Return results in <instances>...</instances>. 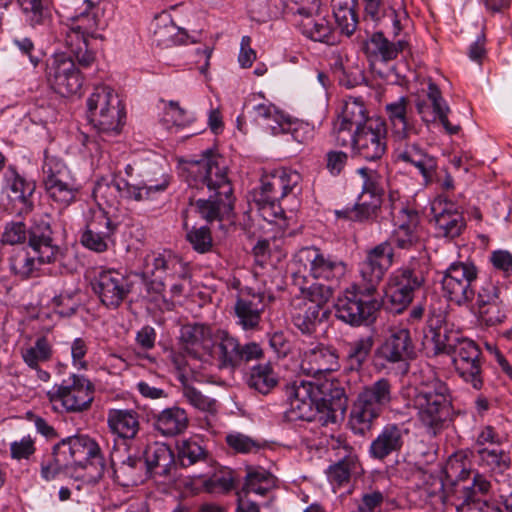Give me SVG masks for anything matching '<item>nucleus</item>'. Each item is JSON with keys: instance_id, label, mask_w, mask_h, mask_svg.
I'll use <instances>...</instances> for the list:
<instances>
[{"instance_id": "nucleus-1", "label": "nucleus", "mask_w": 512, "mask_h": 512, "mask_svg": "<svg viewBox=\"0 0 512 512\" xmlns=\"http://www.w3.org/2000/svg\"><path fill=\"white\" fill-rule=\"evenodd\" d=\"M393 264V250L388 242H381L366 251L359 263L360 282L354 291H346L335 304V315L351 326L370 325L376 320L381 302L374 298L379 284Z\"/></svg>"}, {"instance_id": "nucleus-2", "label": "nucleus", "mask_w": 512, "mask_h": 512, "mask_svg": "<svg viewBox=\"0 0 512 512\" xmlns=\"http://www.w3.org/2000/svg\"><path fill=\"white\" fill-rule=\"evenodd\" d=\"M183 177L188 186L198 191L207 189V199L196 200L200 216L208 222L222 220L233 209V188L228 178V165L219 153L207 149L198 160L185 163Z\"/></svg>"}, {"instance_id": "nucleus-3", "label": "nucleus", "mask_w": 512, "mask_h": 512, "mask_svg": "<svg viewBox=\"0 0 512 512\" xmlns=\"http://www.w3.org/2000/svg\"><path fill=\"white\" fill-rule=\"evenodd\" d=\"M293 420L316 422L321 426L336 424L344 419L348 397L339 381L315 383L295 379L286 388Z\"/></svg>"}, {"instance_id": "nucleus-4", "label": "nucleus", "mask_w": 512, "mask_h": 512, "mask_svg": "<svg viewBox=\"0 0 512 512\" xmlns=\"http://www.w3.org/2000/svg\"><path fill=\"white\" fill-rule=\"evenodd\" d=\"M465 456L453 454L449 457L444 472L450 481L445 483L447 503L456 507L457 511L474 512L489 508L486 501L480 499L489 493L491 483L478 471H471L465 466Z\"/></svg>"}, {"instance_id": "nucleus-5", "label": "nucleus", "mask_w": 512, "mask_h": 512, "mask_svg": "<svg viewBox=\"0 0 512 512\" xmlns=\"http://www.w3.org/2000/svg\"><path fill=\"white\" fill-rule=\"evenodd\" d=\"M100 7L91 0H85L76 13L62 22L64 41L82 68L95 61V53L88 48V39H103L98 31L104 29Z\"/></svg>"}, {"instance_id": "nucleus-6", "label": "nucleus", "mask_w": 512, "mask_h": 512, "mask_svg": "<svg viewBox=\"0 0 512 512\" xmlns=\"http://www.w3.org/2000/svg\"><path fill=\"white\" fill-rule=\"evenodd\" d=\"M88 464L104 469V458L98 443L88 435H74L61 439L52 447L50 455L41 462V477L47 481L70 467L85 468Z\"/></svg>"}, {"instance_id": "nucleus-7", "label": "nucleus", "mask_w": 512, "mask_h": 512, "mask_svg": "<svg viewBox=\"0 0 512 512\" xmlns=\"http://www.w3.org/2000/svg\"><path fill=\"white\" fill-rule=\"evenodd\" d=\"M417 418L428 434L436 436L451 420L453 399L448 385L432 375L423 380L413 398Z\"/></svg>"}, {"instance_id": "nucleus-8", "label": "nucleus", "mask_w": 512, "mask_h": 512, "mask_svg": "<svg viewBox=\"0 0 512 512\" xmlns=\"http://www.w3.org/2000/svg\"><path fill=\"white\" fill-rule=\"evenodd\" d=\"M301 175L293 170L279 168L261 179L260 190L254 201L262 218L270 223L285 219V208L281 201L289 195L297 196L301 192Z\"/></svg>"}, {"instance_id": "nucleus-9", "label": "nucleus", "mask_w": 512, "mask_h": 512, "mask_svg": "<svg viewBox=\"0 0 512 512\" xmlns=\"http://www.w3.org/2000/svg\"><path fill=\"white\" fill-rule=\"evenodd\" d=\"M87 118L96 129L99 138L118 135L125 118L124 105L109 86H97L87 99Z\"/></svg>"}, {"instance_id": "nucleus-10", "label": "nucleus", "mask_w": 512, "mask_h": 512, "mask_svg": "<svg viewBox=\"0 0 512 512\" xmlns=\"http://www.w3.org/2000/svg\"><path fill=\"white\" fill-rule=\"evenodd\" d=\"M392 401V385L386 378H380L367 385L354 402L349 424L355 434L365 435L372 423L389 407Z\"/></svg>"}, {"instance_id": "nucleus-11", "label": "nucleus", "mask_w": 512, "mask_h": 512, "mask_svg": "<svg viewBox=\"0 0 512 512\" xmlns=\"http://www.w3.org/2000/svg\"><path fill=\"white\" fill-rule=\"evenodd\" d=\"M478 268L473 262L456 261L444 271L441 285L443 295L457 306L468 307L475 298Z\"/></svg>"}, {"instance_id": "nucleus-12", "label": "nucleus", "mask_w": 512, "mask_h": 512, "mask_svg": "<svg viewBox=\"0 0 512 512\" xmlns=\"http://www.w3.org/2000/svg\"><path fill=\"white\" fill-rule=\"evenodd\" d=\"M212 347V355L218 368L230 372L264 357V351L260 344L256 342L241 344L238 338L225 330L218 332L216 342Z\"/></svg>"}, {"instance_id": "nucleus-13", "label": "nucleus", "mask_w": 512, "mask_h": 512, "mask_svg": "<svg viewBox=\"0 0 512 512\" xmlns=\"http://www.w3.org/2000/svg\"><path fill=\"white\" fill-rule=\"evenodd\" d=\"M295 259L316 280L337 284L347 273V263L343 258L317 246L301 248Z\"/></svg>"}, {"instance_id": "nucleus-14", "label": "nucleus", "mask_w": 512, "mask_h": 512, "mask_svg": "<svg viewBox=\"0 0 512 512\" xmlns=\"http://www.w3.org/2000/svg\"><path fill=\"white\" fill-rule=\"evenodd\" d=\"M51 402H60L68 412H82L91 407L94 385L87 378L72 374L49 393Z\"/></svg>"}, {"instance_id": "nucleus-15", "label": "nucleus", "mask_w": 512, "mask_h": 512, "mask_svg": "<svg viewBox=\"0 0 512 512\" xmlns=\"http://www.w3.org/2000/svg\"><path fill=\"white\" fill-rule=\"evenodd\" d=\"M413 134L406 133V135L392 138L394 156L397 161L415 167L423 176L426 184L432 183L437 177V159L429 154L421 143L411 139Z\"/></svg>"}, {"instance_id": "nucleus-16", "label": "nucleus", "mask_w": 512, "mask_h": 512, "mask_svg": "<svg viewBox=\"0 0 512 512\" xmlns=\"http://www.w3.org/2000/svg\"><path fill=\"white\" fill-rule=\"evenodd\" d=\"M186 272L183 263L176 257L162 253H152L145 258L143 278L148 292L161 294L169 279H184Z\"/></svg>"}, {"instance_id": "nucleus-17", "label": "nucleus", "mask_w": 512, "mask_h": 512, "mask_svg": "<svg viewBox=\"0 0 512 512\" xmlns=\"http://www.w3.org/2000/svg\"><path fill=\"white\" fill-rule=\"evenodd\" d=\"M350 136L354 153L367 161L379 160L386 153L387 125L380 117L371 118Z\"/></svg>"}, {"instance_id": "nucleus-18", "label": "nucleus", "mask_w": 512, "mask_h": 512, "mask_svg": "<svg viewBox=\"0 0 512 512\" xmlns=\"http://www.w3.org/2000/svg\"><path fill=\"white\" fill-rule=\"evenodd\" d=\"M468 307L485 326H496L506 318L505 305L500 298V288L488 279L477 284L475 298Z\"/></svg>"}, {"instance_id": "nucleus-19", "label": "nucleus", "mask_w": 512, "mask_h": 512, "mask_svg": "<svg viewBox=\"0 0 512 512\" xmlns=\"http://www.w3.org/2000/svg\"><path fill=\"white\" fill-rule=\"evenodd\" d=\"M77 60L70 55H55L47 66V82L57 94L68 97L76 94L82 87V77L76 68Z\"/></svg>"}, {"instance_id": "nucleus-20", "label": "nucleus", "mask_w": 512, "mask_h": 512, "mask_svg": "<svg viewBox=\"0 0 512 512\" xmlns=\"http://www.w3.org/2000/svg\"><path fill=\"white\" fill-rule=\"evenodd\" d=\"M450 356L458 375L473 388L481 389L483 386L482 353L476 342L462 337Z\"/></svg>"}, {"instance_id": "nucleus-21", "label": "nucleus", "mask_w": 512, "mask_h": 512, "mask_svg": "<svg viewBox=\"0 0 512 512\" xmlns=\"http://www.w3.org/2000/svg\"><path fill=\"white\" fill-rule=\"evenodd\" d=\"M43 183L49 197L61 207L74 202L77 189L67 181V167L55 157H46L43 164Z\"/></svg>"}, {"instance_id": "nucleus-22", "label": "nucleus", "mask_w": 512, "mask_h": 512, "mask_svg": "<svg viewBox=\"0 0 512 512\" xmlns=\"http://www.w3.org/2000/svg\"><path fill=\"white\" fill-rule=\"evenodd\" d=\"M91 285L101 303L110 309L118 308L131 291L129 278L114 269L101 271Z\"/></svg>"}, {"instance_id": "nucleus-23", "label": "nucleus", "mask_w": 512, "mask_h": 512, "mask_svg": "<svg viewBox=\"0 0 512 512\" xmlns=\"http://www.w3.org/2000/svg\"><path fill=\"white\" fill-rule=\"evenodd\" d=\"M28 245L39 263H54L61 255L48 216L35 217L28 228Z\"/></svg>"}, {"instance_id": "nucleus-24", "label": "nucleus", "mask_w": 512, "mask_h": 512, "mask_svg": "<svg viewBox=\"0 0 512 512\" xmlns=\"http://www.w3.org/2000/svg\"><path fill=\"white\" fill-rule=\"evenodd\" d=\"M416 110L424 122H434L438 119L450 135H455L461 130L460 125H453L448 120L450 108L434 83L428 85L427 101H417Z\"/></svg>"}, {"instance_id": "nucleus-25", "label": "nucleus", "mask_w": 512, "mask_h": 512, "mask_svg": "<svg viewBox=\"0 0 512 512\" xmlns=\"http://www.w3.org/2000/svg\"><path fill=\"white\" fill-rule=\"evenodd\" d=\"M408 435L409 429L404 424H386L371 442L370 456L382 461L392 454H398L403 449Z\"/></svg>"}, {"instance_id": "nucleus-26", "label": "nucleus", "mask_w": 512, "mask_h": 512, "mask_svg": "<svg viewBox=\"0 0 512 512\" xmlns=\"http://www.w3.org/2000/svg\"><path fill=\"white\" fill-rule=\"evenodd\" d=\"M116 230L117 224L105 212H100L87 223L81 234L80 242L87 249L102 253L107 251Z\"/></svg>"}, {"instance_id": "nucleus-27", "label": "nucleus", "mask_w": 512, "mask_h": 512, "mask_svg": "<svg viewBox=\"0 0 512 512\" xmlns=\"http://www.w3.org/2000/svg\"><path fill=\"white\" fill-rule=\"evenodd\" d=\"M461 338L457 331L449 327L441 313L432 314L428 318L426 329L424 330V339L426 342L432 343L434 355H450Z\"/></svg>"}, {"instance_id": "nucleus-28", "label": "nucleus", "mask_w": 512, "mask_h": 512, "mask_svg": "<svg viewBox=\"0 0 512 512\" xmlns=\"http://www.w3.org/2000/svg\"><path fill=\"white\" fill-rule=\"evenodd\" d=\"M300 368L304 374L313 377L337 371L340 368L338 352L332 346L318 344L304 352Z\"/></svg>"}, {"instance_id": "nucleus-29", "label": "nucleus", "mask_w": 512, "mask_h": 512, "mask_svg": "<svg viewBox=\"0 0 512 512\" xmlns=\"http://www.w3.org/2000/svg\"><path fill=\"white\" fill-rule=\"evenodd\" d=\"M377 355L389 363L407 362L413 359L416 353L410 331L407 328L392 330L377 349Z\"/></svg>"}, {"instance_id": "nucleus-30", "label": "nucleus", "mask_w": 512, "mask_h": 512, "mask_svg": "<svg viewBox=\"0 0 512 512\" xmlns=\"http://www.w3.org/2000/svg\"><path fill=\"white\" fill-rule=\"evenodd\" d=\"M372 117L368 116L364 102L360 98H349L345 101L342 113L338 121L334 124L336 141L341 146H347L348 140L341 137L344 132L350 133L353 128L359 130L364 127Z\"/></svg>"}, {"instance_id": "nucleus-31", "label": "nucleus", "mask_w": 512, "mask_h": 512, "mask_svg": "<svg viewBox=\"0 0 512 512\" xmlns=\"http://www.w3.org/2000/svg\"><path fill=\"white\" fill-rule=\"evenodd\" d=\"M181 347L193 358L200 359L210 354L213 345L212 330L203 323H188L181 327L179 336Z\"/></svg>"}, {"instance_id": "nucleus-32", "label": "nucleus", "mask_w": 512, "mask_h": 512, "mask_svg": "<svg viewBox=\"0 0 512 512\" xmlns=\"http://www.w3.org/2000/svg\"><path fill=\"white\" fill-rule=\"evenodd\" d=\"M431 210L434 214L438 236L454 239L465 230V219L453 203L435 201L432 204Z\"/></svg>"}, {"instance_id": "nucleus-33", "label": "nucleus", "mask_w": 512, "mask_h": 512, "mask_svg": "<svg viewBox=\"0 0 512 512\" xmlns=\"http://www.w3.org/2000/svg\"><path fill=\"white\" fill-rule=\"evenodd\" d=\"M264 307L262 294L253 293L246 296L241 293L234 304L236 324L245 331L257 330Z\"/></svg>"}, {"instance_id": "nucleus-34", "label": "nucleus", "mask_w": 512, "mask_h": 512, "mask_svg": "<svg viewBox=\"0 0 512 512\" xmlns=\"http://www.w3.org/2000/svg\"><path fill=\"white\" fill-rule=\"evenodd\" d=\"M107 426L110 433L122 440H134L141 428L140 415L134 409H109Z\"/></svg>"}, {"instance_id": "nucleus-35", "label": "nucleus", "mask_w": 512, "mask_h": 512, "mask_svg": "<svg viewBox=\"0 0 512 512\" xmlns=\"http://www.w3.org/2000/svg\"><path fill=\"white\" fill-rule=\"evenodd\" d=\"M144 458L150 476L167 478L177 466L174 452L164 443L148 446L144 452Z\"/></svg>"}, {"instance_id": "nucleus-36", "label": "nucleus", "mask_w": 512, "mask_h": 512, "mask_svg": "<svg viewBox=\"0 0 512 512\" xmlns=\"http://www.w3.org/2000/svg\"><path fill=\"white\" fill-rule=\"evenodd\" d=\"M299 27L304 36L328 45H334L338 42L332 23L317 12L305 13L299 22Z\"/></svg>"}, {"instance_id": "nucleus-37", "label": "nucleus", "mask_w": 512, "mask_h": 512, "mask_svg": "<svg viewBox=\"0 0 512 512\" xmlns=\"http://www.w3.org/2000/svg\"><path fill=\"white\" fill-rule=\"evenodd\" d=\"M189 425L186 411L178 406L165 408L153 416V427L164 437H174L183 433Z\"/></svg>"}, {"instance_id": "nucleus-38", "label": "nucleus", "mask_w": 512, "mask_h": 512, "mask_svg": "<svg viewBox=\"0 0 512 512\" xmlns=\"http://www.w3.org/2000/svg\"><path fill=\"white\" fill-rule=\"evenodd\" d=\"M405 40L390 41L382 32H374L364 42L363 49L368 56L389 62L397 58L407 46Z\"/></svg>"}, {"instance_id": "nucleus-39", "label": "nucleus", "mask_w": 512, "mask_h": 512, "mask_svg": "<svg viewBox=\"0 0 512 512\" xmlns=\"http://www.w3.org/2000/svg\"><path fill=\"white\" fill-rule=\"evenodd\" d=\"M247 112L250 118L262 124L272 135H279L290 129L286 116L271 103L253 105Z\"/></svg>"}, {"instance_id": "nucleus-40", "label": "nucleus", "mask_w": 512, "mask_h": 512, "mask_svg": "<svg viewBox=\"0 0 512 512\" xmlns=\"http://www.w3.org/2000/svg\"><path fill=\"white\" fill-rule=\"evenodd\" d=\"M428 261L425 255L411 257L409 262L393 271L390 276L395 277L401 284L418 291L426 281Z\"/></svg>"}, {"instance_id": "nucleus-41", "label": "nucleus", "mask_w": 512, "mask_h": 512, "mask_svg": "<svg viewBox=\"0 0 512 512\" xmlns=\"http://www.w3.org/2000/svg\"><path fill=\"white\" fill-rule=\"evenodd\" d=\"M375 343L373 334L363 335L346 344L345 365L349 371L359 372L369 359Z\"/></svg>"}, {"instance_id": "nucleus-42", "label": "nucleus", "mask_w": 512, "mask_h": 512, "mask_svg": "<svg viewBox=\"0 0 512 512\" xmlns=\"http://www.w3.org/2000/svg\"><path fill=\"white\" fill-rule=\"evenodd\" d=\"M408 104L409 101L406 97H400L398 100L385 106L391 125L392 138L406 135V133H415V127L408 115Z\"/></svg>"}, {"instance_id": "nucleus-43", "label": "nucleus", "mask_w": 512, "mask_h": 512, "mask_svg": "<svg viewBox=\"0 0 512 512\" xmlns=\"http://www.w3.org/2000/svg\"><path fill=\"white\" fill-rule=\"evenodd\" d=\"M201 442L200 438L196 436L177 441L176 464L182 468H187L199 462H205L208 458V452Z\"/></svg>"}, {"instance_id": "nucleus-44", "label": "nucleus", "mask_w": 512, "mask_h": 512, "mask_svg": "<svg viewBox=\"0 0 512 512\" xmlns=\"http://www.w3.org/2000/svg\"><path fill=\"white\" fill-rule=\"evenodd\" d=\"M168 180L163 179L159 184H143L133 185L125 179H119L113 181V185L116 190L120 193V196L125 199L144 201L153 198V195L158 192H163L168 187Z\"/></svg>"}, {"instance_id": "nucleus-45", "label": "nucleus", "mask_w": 512, "mask_h": 512, "mask_svg": "<svg viewBox=\"0 0 512 512\" xmlns=\"http://www.w3.org/2000/svg\"><path fill=\"white\" fill-rule=\"evenodd\" d=\"M278 382V374L270 362L253 366L247 379L248 386L263 395L270 393Z\"/></svg>"}, {"instance_id": "nucleus-46", "label": "nucleus", "mask_w": 512, "mask_h": 512, "mask_svg": "<svg viewBox=\"0 0 512 512\" xmlns=\"http://www.w3.org/2000/svg\"><path fill=\"white\" fill-rule=\"evenodd\" d=\"M116 478L123 482V485H137L148 475L145 460L141 456L129 455L114 468Z\"/></svg>"}, {"instance_id": "nucleus-47", "label": "nucleus", "mask_w": 512, "mask_h": 512, "mask_svg": "<svg viewBox=\"0 0 512 512\" xmlns=\"http://www.w3.org/2000/svg\"><path fill=\"white\" fill-rule=\"evenodd\" d=\"M356 6L357 0H332L335 21L341 32L347 36L355 32L358 24Z\"/></svg>"}, {"instance_id": "nucleus-48", "label": "nucleus", "mask_w": 512, "mask_h": 512, "mask_svg": "<svg viewBox=\"0 0 512 512\" xmlns=\"http://www.w3.org/2000/svg\"><path fill=\"white\" fill-rule=\"evenodd\" d=\"M275 487V477L262 467L249 468L242 488L244 495L255 493L261 496L266 495Z\"/></svg>"}, {"instance_id": "nucleus-49", "label": "nucleus", "mask_w": 512, "mask_h": 512, "mask_svg": "<svg viewBox=\"0 0 512 512\" xmlns=\"http://www.w3.org/2000/svg\"><path fill=\"white\" fill-rule=\"evenodd\" d=\"M477 455L479 457L480 465L487 467L495 477L510 469V454L500 446L477 449Z\"/></svg>"}, {"instance_id": "nucleus-50", "label": "nucleus", "mask_w": 512, "mask_h": 512, "mask_svg": "<svg viewBox=\"0 0 512 512\" xmlns=\"http://www.w3.org/2000/svg\"><path fill=\"white\" fill-rule=\"evenodd\" d=\"M42 264L38 262L36 254H31L24 247L13 249L9 257L11 271L22 278L30 277Z\"/></svg>"}, {"instance_id": "nucleus-51", "label": "nucleus", "mask_w": 512, "mask_h": 512, "mask_svg": "<svg viewBox=\"0 0 512 512\" xmlns=\"http://www.w3.org/2000/svg\"><path fill=\"white\" fill-rule=\"evenodd\" d=\"M239 478L231 469H222L215 472L209 479L203 482L206 492L211 494H224L237 487Z\"/></svg>"}, {"instance_id": "nucleus-52", "label": "nucleus", "mask_w": 512, "mask_h": 512, "mask_svg": "<svg viewBox=\"0 0 512 512\" xmlns=\"http://www.w3.org/2000/svg\"><path fill=\"white\" fill-rule=\"evenodd\" d=\"M419 494L432 507L447 504L445 483L440 476L429 475L420 487Z\"/></svg>"}, {"instance_id": "nucleus-53", "label": "nucleus", "mask_w": 512, "mask_h": 512, "mask_svg": "<svg viewBox=\"0 0 512 512\" xmlns=\"http://www.w3.org/2000/svg\"><path fill=\"white\" fill-rule=\"evenodd\" d=\"M17 4L26 23L33 28L45 25L50 19V10L44 6L43 0H17Z\"/></svg>"}, {"instance_id": "nucleus-54", "label": "nucleus", "mask_w": 512, "mask_h": 512, "mask_svg": "<svg viewBox=\"0 0 512 512\" xmlns=\"http://www.w3.org/2000/svg\"><path fill=\"white\" fill-rule=\"evenodd\" d=\"M415 290L389 276L387 297L397 313L402 312L414 299Z\"/></svg>"}, {"instance_id": "nucleus-55", "label": "nucleus", "mask_w": 512, "mask_h": 512, "mask_svg": "<svg viewBox=\"0 0 512 512\" xmlns=\"http://www.w3.org/2000/svg\"><path fill=\"white\" fill-rule=\"evenodd\" d=\"M318 306H307L302 312L293 316V323L303 334L311 335L316 331L317 325L327 318L328 311H319Z\"/></svg>"}, {"instance_id": "nucleus-56", "label": "nucleus", "mask_w": 512, "mask_h": 512, "mask_svg": "<svg viewBox=\"0 0 512 512\" xmlns=\"http://www.w3.org/2000/svg\"><path fill=\"white\" fill-rule=\"evenodd\" d=\"M391 215L395 222V229L418 230L420 229V217L415 209H412L404 203H395L391 205Z\"/></svg>"}, {"instance_id": "nucleus-57", "label": "nucleus", "mask_w": 512, "mask_h": 512, "mask_svg": "<svg viewBox=\"0 0 512 512\" xmlns=\"http://www.w3.org/2000/svg\"><path fill=\"white\" fill-rule=\"evenodd\" d=\"M22 357L31 369H37L40 363L46 362L52 357L51 343L45 336L39 337L33 346L22 353Z\"/></svg>"}, {"instance_id": "nucleus-58", "label": "nucleus", "mask_w": 512, "mask_h": 512, "mask_svg": "<svg viewBox=\"0 0 512 512\" xmlns=\"http://www.w3.org/2000/svg\"><path fill=\"white\" fill-rule=\"evenodd\" d=\"M358 458L356 455L349 454L331 465L327 471L328 478L331 482L342 485L349 481L352 473L356 472L358 467Z\"/></svg>"}, {"instance_id": "nucleus-59", "label": "nucleus", "mask_w": 512, "mask_h": 512, "mask_svg": "<svg viewBox=\"0 0 512 512\" xmlns=\"http://www.w3.org/2000/svg\"><path fill=\"white\" fill-rule=\"evenodd\" d=\"M226 444L236 453H257L265 446V441L252 438L240 432H232L225 437Z\"/></svg>"}, {"instance_id": "nucleus-60", "label": "nucleus", "mask_w": 512, "mask_h": 512, "mask_svg": "<svg viewBox=\"0 0 512 512\" xmlns=\"http://www.w3.org/2000/svg\"><path fill=\"white\" fill-rule=\"evenodd\" d=\"M300 292L305 300L310 302L309 306H318V310L323 312L325 305L333 296L331 285L322 283H312L308 287H301Z\"/></svg>"}, {"instance_id": "nucleus-61", "label": "nucleus", "mask_w": 512, "mask_h": 512, "mask_svg": "<svg viewBox=\"0 0 512 512\" xmlns=\"http://www.w3.org/2000/svg\"><path fill=\"white\" fill-rule=\"evenodd\" d=\"M391 241L386 240L393 248L392 245L402 250H411L417 249L420 250L424 247L423 242L421 240V231L418 230H403V229H394L392 235L390 237ZM394 251V249H392Z\"/></svg>"}, {"instance_id": "nucleus-62", "label": "nucleus", "mask_w": 512, "mask_h": 512, "mask_svg": "<svg viewBox=\"0 0 512 512\" xmlns=\"http://www.w3.org/2000/svg\"><path fill=\"white\" fill-rule=\"evenodd\" d=\"M183 227L186 230V239L192 245L193 249L199 253H206L212 248V236L208 227L189 228L187 221H184Z\"/></svg>"}, {"instance_id": "nucleus-63", "label": "nucleus", "mask_w": 512, "mask_h": 512, "mask_svg": "<svg viewBox=\"0 0 512 512\" xmlns=\"http://www.w3.org/2000/svg\"><path fill=\"white\" fill-rule=\"evenodd\" d=\"M161 21L162 24L157 23L154 29V37L158 45L169 46L170 44L183 42L184 33L180 32L169 17H165Z\"/></svg>"}, {"instance_id": "nucleus-64", "label": "nucleus", "mask_w": 512, "mask_h": 512, "mask_svg": "<svg viewBox=\"0 0 512 512\" xmlns=\"http://www.w3.org/2000/svg\"><path fill=\"white\" fill-rule=\"evenodd\" d=\"M36 450V439L31 435L10 443V457L17 462L29 463L34 458Z\"/></svg>"}]
</instances>
